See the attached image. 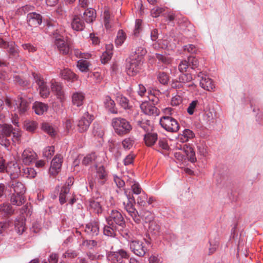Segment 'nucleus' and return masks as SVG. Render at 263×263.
<instances>
[{"label": "nucleus", "instance_id": "6e6d98bb", "mask_svg": "<svg viewBox=\"0 0 263 263\" xmlns=\"http://www.w3.org/2000/svg\"><path fill=\"white\" fill-rule=\"evenodd\" d=\"M54 146H48L44 148L43 155L45 158H46L47 159H50L54 154Z\"/></svg>", "mask_w": 263, "mask_h": 263}, {"label": "nucleus", "instance_id": "f257e3e1", "mask_svg": "<svg viewBox=\"0 0 263 263\" xmlns=\"http://www.w3.org/2000/svg\"><path fill=\"white\" fill-rule=\"evenodd\" d=\"M106 224H104L103 232L104 235L115 238L119 232L122 236L123 231H129L126 228V223L121 213L116 210L111 211L106 218Z\"/></svg>", "mask_w": 263, "mask_h": 263}, {"label": "nucleus", "instance_id": "7c9ffc66", "mask_svg": "<svg viewBox=\"0 0 263 263\" xmlns=\"http://www.w3.org/2000/svg\"><path fill=\"white\" fill-rule=\"evenodd\" d=\"M6 49L10 58L15 59L18 56V49L14 42H10Z\"/></svg>", "mask_w": 263, "mask_h": 263}, {"label": "nucleus", "instance_id": "5701e85b", "mask_svg": "<svg viewBox=\"0 0 263 263\" xmlns=\"http://www.w3.org/2000/svg\"><path fill=\"white\" fill-rule=\"evenodd\" d=\"M157 140L158 135L155 132L151 131L144 135V140L146 145L148 146L153 145Z\"/></svg>", "mask_w": 263, "mask_h": 263}, {"label": "nucleus", "instance_id": "79ce46f5", "mask_svg": "<svg viewBox=\"0 0 263 263\" xmlns=\"http://www.w3.org/2000/svg\"><path fill=\"white\" fill-rule=\"evenodd\" d=\"M23 175L26 178H33L36 175V172L33 168L26 167L22 170Z\"/></svg>", "mask_w": 263, "mask_h": 263}, {"label": "nucleus", "instance_id": "ea45409f", "mask_svg": "<svg viewBox=\"0 0 263 263\" xmlns=\"http://www.w3.org/2000/svg\"><path fill=\"white\" fill-rule=\"evenodd\" d=\"M156 58L158 61V63L167 65L171 63L172 61L171 58L167 55L161 54L159 53L156 54Z\"/></svg>", "mask_w": 263, "mask_h": 263}, {"label": "nucleus", "instance_id": "49530a36", "mask_svg": "<svg viewBox=\"0 0 263 263\" xmlns=\"http://www.w3.org/2000/svg\"><path fill=\"white\" fill-rule=\"evenodd\" d=\"M126 39V34L123 30H120L118 31L117 37L115 40V44L117 46H121Z\"/></svg>", "mask_w": 263, "mask_h": 263}, {"label": "nucleus", "instance_id": "864d4df0", "mask_svg": "<svg viewBox=\"0 0 263 263\" xmlns=\"http://www.w3.org/2000/svg\"><path fill=\"white\" fill-rule=\"evenodd\" d=\"M77 66L82 72H86L88 70L89 63L83 60H80L78 61Z\"/></svg>", "mask_w": 263, "mask_h": 263}, {"label": "nucleus", "instance_id": "3c124183", "mask_svg": "<svg viewBox=\"0 0 263 263\" xmlns=\"http://www.w3.org/2000/svg\"><path fill=\"white\" fill-rule=\"evenodd\" d=\"M42 129L48 134L51 136H53L55 135V130L54 128L48 123H43L42 126Z\"/></svg>", "mask_w": 263, "mask_h": 263}, {"label": "nucleus", "instance_id": "6e6552de", "mask_svg": "<svg viewBox=\"0 0 263 263\" xmlns=\"http://www.w3.org/2000/svg\"><path fill=\"white\" fill-rule=\"evenodd\" d=\"M93 119L94 117L92 115L90 114L88 111L84 112L77 122V126L78 131L80 133L86 132Z\"/></svg>", "mask_w": 263, "mask_h": 263}, {"label": "nucleus", "instance_id": "c85d7f7f", "mask_svg": "<svg viewBox=\"0 0 263 263\" xmlns=\"http://www.w3.org/2000/svg\"><path fill=\"white\" fill-rule=\"evenodd\" d=\"M10 201L12 204L20 206L25 202L24 195H17L16 193H11Z\"/></svg>", "mask_w": 263, "mask_h": 263}, {"label": "nucleus", "instance_id": "69168bd1", "mask_svg": "<svg viewBox=\"0 0 263 263\" xmlns=\"http://www.w3.org/2000/svg\"><path fill=\"white\" fill-rule=\"evenodd\" d=\"M197 104H198L197 100H194V101H192L189 104V105L187 108V112L189 115H193Z\"/></svg>", "mask_w": 263, "mask_h": 263}, {"label": "nucleus", "instance_id": "4468645a", "mask_svg": "<svg viewBox=\"0 0 263 263\" xmlns=\"http://www.w3.org/2000/svg\"><path fill=\"white\" fill-rule=\"evenodd\" d=\"M16 110L20 115L24 114L30 107V102L27 98L22 96H18L16 101Z\"/></svg>", "mask_w": 263, "mask_h": 263}, {"label": "nucleus", "instance_id": "39448f33", "mask_svg": "<svg viewBox=\"0 0 263 263\" xmlns=\"http://www.w3.org/2000/svg\"><path fill=\"white\" fill-rule=\"evenodd\" d=\"M111 125L115 132L119 136H123L129 134L133 128L130 122L122 117L112 118Z\"/></svg>", "mask_w": 263, "mask_h": 263}, {"label": "nucleus", "instance_id": "9d476101", "mask_svg": "<svg viewBox=\"0 0 263 263\" xmlns=\"http://www.w3.org/2000/svg\"><path fill=\"white\" fill-rule=\"evenodd\" d=\"M106 257L108 261L112 262H120L123 261L122 259H128L129 253L123 249H120L117 251H110L107 253Z\"/></svg>", "mask_w": 263, "mask_h": 263}, {"label": "nucleus", "instance_id": "ddd939ff", "mask_svg": "<svg viewBox=\"0 0 263 263\" xmlns=\"http://www.w3.org/2000/svg\"><path fill=\"white\" fill-rule=\"evenodd\" d=\"M193 80L192 76L191 73H181L179 77V81L174 82L172 87L174 88H180L183 86V84L187 83H190L187 85L188 87H192L194 86V84L191 82Z\"/></svg>", "mask_w": 263, "mask_h": 263}, {"label": "nucleus", "instance_id": "f3484780", "mask_svg": "<svg viewBox=\"0 0 263 263\" xmlns=\"http://www.w3.org/2000/svg\"><path fill=\"white\" fill-rule=\"evenodd\" d=\"M51 89L61 102H63L65 100V93L63 89V87L60 83L52 80L51 82Z\"/></svg>", "mask_w": 263, "mask_h": 263}, {"label": "nucleus", "instance_id": "aec40b11", "mask_svg": "<svg viewBox=\"0 0 263 263\" xmlns=\"http://www.w3.org/2000/svg\"><path fill=\"white\" fill-rule=\"evenodd\" d=\"M42 15L36 12H30L27 14V23L31 27L39 26L42 24Z\"/></svg>", "mask_w": 263, "mask_h": 263}, {"label": "nucleus", "instance_id": "b1692460", "mask_svg": "<svg viewBox=\"0 0 263 263\" xmlns=\"http://www.w3.org/2000/svg\"><path fill=\"white\" fill-rule=\"evenodd\" d=\"M60 52L63 54H68L70 52V48L69 45L66 43L64 40L57 41L54 43Z\"/></svg>", "mask_w": 263, "mask_h": 263}, {"label": "nucleus", "instance_id": "cd10ccee", "mask_svg": "<svg viewBox=\"0 0 263 263\" xmlns=\"http://www.w3.org/2000/svg\"><path fill=\"white\" fill-rule=\"evenodd\" d=\"M48 108V106L47 104L40 102H35L33 105L34 112L39 115H43L47 110Z\"/></svg>", "mask_w": 263, "mask_h": 263}, {"label": "nucleus", "instance_id": "8fccbe9b", "mask_svg": "<svg viewBox=\"0 0 263 263\" xmlns=\"http://www.w3.org/2000/svg\"><path fill=\"white\" fill-rule=\"evenodd\" d=\"M0 212L4 215H11L13 213V210L10 204L4 203L3 205H0Z\"/></svg>", "mask_w": 263, "mask_h": 263}, {"label": "nucleus", "instance_id": "412c9836", "mask_svg": "<svg viewBox=\"0 0 263 263\" xmlns=\"http://www.w3.org/2000/svg\"><path fill=\"white\" fill-rule=\"evenodd\" d=\"M36 157L35 153L30 149H25L22 155L23 162L25 165H29L36 159Z\"/></svg>", "mask_w": 263, "mask_h": 263}, {"label": "nucleus", "instance_id": "0eeeda50", "mask_svg": "<svg viewBox=\"0 0 263 263\" xmlns=\"http://www.w3.org/2000/svg\"><path fill=\"white\" fill-rule=\"evenodd\" d=\"M160 124L167 132L175 133L179 129L178 121L172 116H163L160 120Z\"/></svg>", "mask_w": 263, "mask_h": 263}, {"label": "nucleus", "instance_id": "774afa93", "mask_svg": "<svg viewBox=\"0 0 263 263\" xmlns=\"http://www.w3.org/2000/svg\"><path fill=\"white\" fill-rule=\"evenodd\" d=\"M189 68L187 62L186 60L182 61L178 65V69L181 73H184L186 71V70Z\"/></svg>", "mask_w": 263, "mask_h": 263}, {"label": "nucleus", "instance_id": "2f4dec72", "mask_svg": "<svg viewBox=\"0 0 263 263\" xmlns=\"http://www.w3.org/2000/svg\"><path fill=\"white\" fill-rule=\"evenodd\" d=\"M83 17L87 23L92 22L96 18L95 11L93 9H87L83 13Z\"/></svg>", "mask_w": 263, "mask_h": 263}, {"label": "nucleus", "instance_id": "37998d69", "mask_svg": "<svg viewBox=\"0 0 263 263\" xmlns=\"http://www.w3.org/2000/svg\"><path fill=\"white\" fill-rule=\"evenodd\" d=\"M137 124L139 127L143 129L146 134L152 131V126L151 125L150 121L148 120H147L145 122L138 121Z\"/></svg>", "mask_w": 263, "mask_h": 263}, {"label": "nucleus", "instance_id": "bb28decb", "mask_svg": "<svg viewBox=\"0 0 263 263\" xmlns=\"http://www.w3.org/2000/svg\"><path fill=\"white\" fill-rule=\"evenodd\" d=\"M84 94L82 92H76L72 96V101L74 105L78 107L83 105L84 100Z\"/></svg>", "mask_w": 263, "mask_h": 263}, {"label": "nucleus", "instance_id": "c9c22d12", "mask_svg": "<svg viewBox=\"0 0 263 263\" xmlns=\"http://www.w3.org/2000/svg\"><path fill=\"white\" fill-rule=\"evenodd\" d=\"M195 134L192 130L189 129H185L183 131L182 134L180 136L179 138L182 142H185L193 138Z\"/></svg>", "mask_w": 263, "mask_h": 263}, {"label": "nucleus", "instance_id": "9b49d317", "mask_svg": "<svg viewBox=\"0 0 263 263\" xmlns=\"http://www.w3.org/2000/svg\"><path fill=\"white\" fill-rule=\"evenodd\" d=\"M34 81L39 87L40 94L41 96L44 98L48 97L50 91L49 89L46 85V82L44 81L43 77L40 74L32 73Z\"/></svg>", "mask_w": 263, "mask_h": 263}, {"label": "nucleus", "instance_id": "423d86ee", "mask_svg": "<svg viewBox=\"0 0 263 263\" xmlns=\"http://www.w3.org/2000/svg\"><path fill=\"white\" fill-rule=\"evenodd\" d=\"M44 22L46 26L47 33L54 40V44L57 41L63 40L64 36L59 30L58 23L51 18H44Z\"/></svg>", "mask_w": 263, "mask_h": 263}, {"label": "nucleus", "instance_id": "5fc2aeb1", "mask_svg": "<svg viewBox=\"0 0 263 263\" xmlns=\"http://www.w3.org/2000/svg\"><path fill=\"white\" fill-rule=\"evenodd\" d=\"M165 11V7L156 6L151 10V15L154 17H157Z\"/></svg>", "mask_w": 263, "mask_h": 263}, {"label": "nucleus", "instance_id": "c756f323", "mask_svg": "<svg viewBox=\"0 0 263 263\" xmlns=\"http://www.w3.org/2000/svg\"><path fill=\"white\" fill-rule=\"evenodd\" d=\"M61 77L67 81H74L77 79V76L69 69H64L61 71Z\"/></svg>", "mask_w": 263, "mask_h": 263}, {"label": "nucleus", "instance_id": "f03ea898", "mask_svg": "<svg viewBox=\"0 0 263 263\" xmlns=\"http://www.w3.org/2000/svg\"><path fill=\"white\" fill-rule=\"evenodd\" d=\"M22 136L21 131L17 128H13L11 125L5 124L0 127V144L8 151H11V144L20 143Z\"/></svg>", "mask_w": 263, "mask_h": 263}, {"label": "nucleus", "instance_id": "20e7f679", "mask_svg": "<svg viewBox=\"0 0 263 263\" xmlns=\"http://www.w3.org/2000/svg\"><path fill=\"white\" fill-rule=\"evenodd\" d=\"M108 180V172L103 166H96V172L94 180H89V187L92 190L94 187L100 189L105 185Z\"/></svg>", "mask_w": 263, "mask_h": 263}, {"label": "nucleus", "instance_id": "4c0bfd02", "mask_svg": "<svg viewBox=\"0 0 263 263\" xmlns=\"http://www.w3.org/2000/svg\"><path fill=\"white\" fill-rule=\"evenodd\" d=\"M92 134L95 136L102 137L104 135V130L102 125L97 122H95L93 124Z\"/></svg>", "mask_w": 263, "mask_h": 263}, {"label": "nucleus", "instance_id": "13d9d810", "mask_svg": "<svg viewBox=\"0 0 263 263\" xmlns=\"http://www.w3.org/2000/svg\"><path fill=\"white\" fill-rule=\"evenodd\" d=\"M147 196L144 193L140 195L137 198V203L141 206H145L147 205Z\"/></svg>", "mask_w": 263, "mask_h": 263}, {"label": "nucleus", "instance_id": "473e14b6", "mask_svg": "<svg viewBox=\"0 0 263 263\" xmlns=\"http://www.w3.org/2000/svg\"><path fill=\"white\" fill-rule=\"evenodd\" d=\"M133 202H135V199L134 198H129L127 197V202H124L123 204L124 209L128 212L129 215L136 211V209L134 208Z\"/></svg>", "mask_w": 263, "mask_h": 263}, {"label": "nucleus", "instance_id": "680f3d73", "mask_svg": "<svg viewBox=\"0 0 263 263\" xmlns=\"http://www.w3.org/2000/svg\"><path fill=\"white\" fill-rule=\"evenodd\" d=\"M34 7L30 5H26L18 9V13L21 15L24 14L30 11L33 10Z\"/></svg>", "mask_w": 263, "mask_h": 263}, {"label": "nucleus", "instance_id": "c03bdc74", "mask_svg": "<svg viewBox=\"0 0 263 263\" xmlns=\"http://www.w3.org/2000/svg\"><path fill=\"white\" fill-rule=\"evenodd\" d=\"M128 183L131 185L134 194L138 195L141 193L142 189L138 182L131 179L127 181V183Z\"/></svg>", "mask_w": 263, "mask_h": 263}, {"label": "nucleus", "instance_id": "7ed1b4c3", "mask_svg": "<svg viewBox=\"0 0 263 263\" xmlns=\"http://www.w3.org/2000/svg\"><path fill=\"white\" fill-rule=\"evenodd\" d=\"M122 236L128 242L130 250L136 255L143 257L145 255L147 249L144 243L135 239L129 231L122 232Z\"/></svg>", "mask_w": 263, "mask_h": 263}, {"label": "nucleus", "instance_id": "a18cd8bd", "mask_svg": "<svg viewBox=\"0 0 263 263\" xmlns=\"http://www.w3.org/2000/svg\"><path fill=\"white\" fill-rule=\"evenodd\" d=\"M134 55H132V58L136 57L137 59H140L142 61L143 57L146 53V49L143 47H138L135 49Z\"/></svg>", "mask_w": 263, "mask_h": 263}, {"label": "nucleus", "instance_id": "603ef678", "mask_svg": "<svg viewBox=\"0 0 263 263\" xmlns=\"http://www.w3.org/2000/svg\"><path fill=\"white\" fill-rule=\"evenodd\" d=\"M96 158V155L95 153H92L89 155H87L83 158L82 160V163L85 165H88L93 162Z\"/></svg>", "mask_w": 263, "mask_h": 263}, {"label": "nucleus", "instance_id": "338daca9", "mask_svg": "<svg viewBox=\"0 0 263 263\" xmlns=\"http://www.w3.org/2000/svg\"><path fill=\"white\" fill-rule=\"evenodd\" d=\"M142 30V20L137 19L135 22V27L134 29V34L137 35Z\"/></svg>", "mask_w": 263, "mask_h": 263}, {"label": "nucleus", "instance_id": "f8f14e48", "mask_svg": "<svg viewBox=\"0 0 263 263\" xmlns=\"http://www.w3.org/2000/svg\"><path fill=\"white\" fill-rule=\"evenodd\" d=\"M142 61L140 59H137L136 57H133L126 65L127 73L130 76L136 75L141 69Z\"/></svg>", "mask_w": 263, "mask_h": 263}, {"label": "nucleus", "instance_id": "09e8293b", "mask_svg": "<svg viewBox=\"0 0 263 263\" xmlns=\"http://www.w3.org/2000/svg\"><path fill=\"white\" fill-rule=\"evenodd\" d=\"M104 24L106 29H109L111 28L110 14L109 10H106L104 12Z\"/></svg>", "mask_w": 263, "mask_h": 263}, {"label": "nucleus", "instance_id": "1a4fd4ad", "mask_svg": "<svg viewBox=\"0 0 263 263\" xmlns=\"http://www.w3.org/2000/svg\"><path fill=\"white\" fill-rule=\"evenodd\" d=\"M84 233L90 238L97 236L100 233L99 222L98 219L91 220L85 224Z\"/></svg>", "mask_w": 263, "mask_h": 263}, {"label": "nucleus", "instance_id": "72a5a7b5", "mask_svg": "<svg viewBox=\"0 0 263 263\" xmlns=\"http://www.w3.org/2000/svg\"><path fill=\"white\" fill-rule=\"evenodd\" d=\"M116 100L121 107L124 109L129 108V100L122 95L118 94Z\"/></svg>", "mask_w": 263, "mask_h": 263}, {"label": "nucleus", "instance_id": "de8ad7c7", "mask_svg": "<svg viewBox=\"0 0 263 263\" xmlns=\"http://www.w3.org/2000/svg\"><path fill=\"white\" fill-rule=\"evenodd\" d=\"M141 217L145 220V222H152L154 218V214L147 210H143L141 213Z\"/></svg>", "mask_w": 263, "mask_h": 263}, {"label": "nucleus", "instance_id": "2eb2a0df", "mask_svg": "<svg viewBox=\"0 0 263 263\" xmlns=\"http://www.w3.org/2000/svg\"><path fill=\"white\" fill-rule=\"evenodd\" d=\"M197 77L200 78V85L202 88L208 91L213 89L214 84L211 79L209 78L202 72H199L197 74Z\"/></svg>", "mask_w": 263, "mask_h": 263}, {"label": "nucleus", "instance_id": "4d7b16f0", "mask_svg": "<svg viewBox=\"0 0 263 263\" xmlns=\"http://www.w3.org/2000/svg\"><path fill=\"white\" fill-rule=\"evenodd\" d=\"M157 79L161 84L165 85L168 81V77L164 72H159L157 76Z\"/></svg>", "mask_w": 263, "mask_h": 263}, {"label": "nucleus", "instance_id": "a19ab883", "mask_svg": "<svg viewBox=\"0 0 263 263\" xmlns=\"http://www.w3.org/2000/svg\"><path fill=\"white\" fill-rule=\"evenodd\" d=\"M187 62L189 68H191L192 69L195 70L198 67L199 62L198 59L194 56H190L185 60Z\"/></svg>", "mask_w": 263, "mask_h": 263}, {"label": "nucleus", "instance_id": "dca6fc26", "mask_svg": "<svg viewBox=\"0 0 263 263\" xmlns=\"http://www.w3.org/2000/svg\"><path fill=\"white\" fill-rule=\"evenodd\" d=\"M63 163V156L58 154L57 155L51 162V165L49 171L52 175H56L61 171Z\"/></svg>", "mask_w": 263, "mask_h": 263}, {"label": "nucleus", "instance_id": "a211bd4d", "mask_svg": "<svg viewBox=\"0 0 263 263\" xmlns=\"http://www.w3.org/2000/svg\"><path fill=\"white\" fill-rule=\"evenodd\" d=\"M11 193H16L17 195H24L25 187L24 185L18 180H12L9 183Z\"/></svg>", "mask_w": 263, "mask_h": 263}, {"label": "nucleus", "instance_id": "052dcab7", "mask_svg": "<svg viewBox=\"0 0 263 263\" xmlns=\"http://www.w3.org/2000/svg\"><path fill=\"white\" fill-rule=\"evenodd\" d=\"M185 153H186L189 160L191 162H195L196 161L195 153L191 147L187 148V149L185 151Z\"/></svg>", "mask_w": 263, "mask_h": 263}, {"label": "nucleus", "instance_id": "a878e982", "mask_svg": "<svg viewBox=\"0 0 263 263\" xmlns=\"http://www.w3.org/2000/svg\"><path fill=\"white\" fill-rule=\"evenodd\" d=\"M104 103L105 107L110 112L115 114L118 113L117 109L115 107V103L109 96L105 97Z\"/></svg>", "mask_w": 263, "mask_h": 263}, {"label": "nucleus", "instance_id": "e2e57ef3", "mask_svg": "<svg viewBox=\"0 0 263 263\" xmlns=\"http://www.w3.org/2000/svg\"><path fill=\"white\" fill-rule=\"evenodd\" d=\"M158 145L160 148L163 150L168 151L170 149L167 140L165 138H160L159 139Z\"/></svg>", "mask_w": 263, "mask_h": 263}, {"label": "nucleus", "instance_id": "bf43d9fd", "mask_svg": "<svg viewBox=\"0 0 263 263\" xmlns=\"http://www.w3.org/2000/svg\"><path fill=\"white\" fill-rule=\"evenodd\" d=\"M134 143V141L130 138H125L123 140L122 144L123 147L125 149H130Z\"/></svg>", "mask_w": 263, "mask_h": 263}, {"label": "nucleus", "instance_id": "4be33fe9", "mask_svg": "<svg viewBox=\"0 0 263 263\" xmlns=\"http://www.w3.org/2000/svg\"><path fill=\"white\" fill-rule=\"evenodd\" d=\"M147 98L149 102L153 105H157L159 102V96L161 93L159 90L156 89H152L148 90L147 92Z\"/></svg>", "mask_w": 263, "mask_h": 263}, {"label": "nucleus", "instance_id": "58836bf2", "mask_svg": "<svg viewBox=\"0 0 263 263\" xmlns=\"http://www.w3.org/2000/svg\"><path fill=\"white\" fill-rule=\"evenodd\" d=\"M15 231L20 234H23L25 229V222L23 219H17L14 223Z\"/></svg>", "mask_w": 263, "mask_h": 263}, {"label": "nucleus", "instance_id": "e433bc0d", "mask_svg": "<svg viewBox=\"0 0 263 263\" xmlns=\"http://www.w3.org/2000/svg\"><path fill=\"white\" fill-rule=\"evenodd\" d=\"M89 206L93 212L97 214L102 213V209L100 202L98 201L91 199L89 201Z\"/></svg>", "mask_w": 263, "mask_h": 263}, {"label": "nucleus", "instance_id": "0e129e2a", "mask_svg": "<svg viewBox=\"0 0 263 263\" xmlns=\"http://www.w3.org/2000/svg\"><path fill=\"white\" fill-rule=\"evenodd\" d=\"M84 244L89 249H93L98 246V241L93 240H86L84 241Z\"/></svg>", "mask_w": 263, "mask_h": 263}, {"label": "nucleus", "instance_id": "6ab92c4d", "mask_svg": "<svg viewBox=\"0 0 263 263\" xmlns=\"http://www.w3.org/2000/svg\"><path fill=\"white\" fill-rule=\"evenodd\" d=\"M155 105L151 104L150 102H145L141 104L140 108L143 112L145 115L158 116L159 115V110Z\"/></svg>", "mask_w": 263, "mask_h": 263}, {"label": "nucleus", "instance_id": "393cba45", "mask_svg": "<svg viewBox=\"0 0 263 263\" xmlns=\"http://www.w3.org/2000/svg\"><path fill=\"white\" fill-rule=\"evenodd\" d=\"M72 28L77 31H82L85 27L83 20L78 16H74L71 23Z\"/></svg>", "mask_w": 263, "mask_h": 263}, {"label": "nucleus", "instance_id": "f704fd0d", "mask_svg": "<svg viewBox=\"0 0 263 263\" xmlns=\"http://www.w3.org/2000/svg\"><path fill=\"white\" fill-rule=\"evenodd\" d=\"M70 189L66 186H63L61 189L59 195V201L61 204L65 203L68 199L67 198V194L69 193Z\"/></svg>", "mask_w": 263, "mask_h": 263}]
</instances>
